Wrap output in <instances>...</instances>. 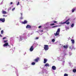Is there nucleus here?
<instances>
[{
	"mask_svg": "<svg viewBox=\"0 0 76 76\" xmlns=\"http://www.w3.org/2000/svg\"><path fill=\"white\" fill-rule=\"evenodd\" d=\"M45 66H46V67H47V66L50 67V65L48 64L47 63L45 65Z\"/></svg>",
	"mask_w": 76,
	"mask_h": 76,
	"instance_id": "obj_13",
	"label": "nucleus"
},
{
	"mask_svg": "<svg viewBox=\"0 0 76 76\" xmlns=\"http://www.w3.org/2000/svg\"><path fill=\"white\" fill-rule=\"evenodd\" d=\"M42 27V26H39V28H41V27Z\"/></svg>",
	"mask_w": 76,
	"mask_h": 76,
	"instance_id": "obj_30",
	"label": "nucleus"
},
{
	"mask_svg": "<svg viewBox=\"0 0 76 76\" xmlns=\"http://www.w3.org/2000/svg\"><path fill=\"white\" fill-rule=\"evenodd\" d=\"M4 43H5V42H7L8 41V40H4Z\"/></svg>",
	"mask_w": 76,
	"mask_h": 76,
	"instance_id": "obj_24",
	"label": "nucleus"
},
{
	"mask_svg": "<svg viewBox=\"0 0 76 76\" xmlns=\"http://www.w3.org/2000/svg\"><path fill=\"white\" fill-rule=\"evenodd\" d=\"M68 76V74L66 73L64 74V76Z\"/></svg>",
	"mask_w": 76,
	"mask_h": 76,
	"instance_id": "obj_22",
	"label": "nucleus"
},
{
	"mask_svg": "<svg viewBox=\"0 0 76 76\" xmlns=\"http://www.w3.org/2000/svg\"><path fill=\"white\" fill-rule=\"evenodd\" d=\"M20 14H21V16H22V15H23V14L22 13H21Z\"/></svg>",
	"mask_w": 76,
	"mask_h": 76,
	"instance_id": "obj_36",
	"label": "nucleus"
},
{
	"mask_svg": "<svg viewBox=\"0 0 76 76\" xmlns=\"http://www.w3.org/2000/svg\"><path fill=\"white\" fill-rule=\"evenodd\" d=\"M6 39V37H3V39Z\"/></svg>",
	"mask_w": 76,
	"mask_h": 76,
	"instance_id": "obj_29",
	"label": "nucleus"
},
{
	"mask_svg": "<svg viewBox=\"0 0 76 76\" xmlns=\"http://www.w3.org/2000/svg\"><path fill=\"white\" fill-rule=\"evenodd\" d=\"M2 13L3 14H6L7 13V12H6V11H3L2 12Z\"/></svg>",
	"mask_w": 76,
	"mask_h": 76,
	"instance_id": "obj_17",
	"label": "nucleus"
},
{
	"mask_svg": "<svg viewBox=\"0 0 76 76\" xmlns=\"http://www.w3.org/2000/svg\"><path fill=\"white\" fill-rule=\"evenodd\" d=\"M20 19H23V18L22 17H21L20 18Z\"/></svg>",
	"mask_w": 76,
	"mask_h": 76,
	"instance_id": "obj_32",
	"label": "nucleus"
},
{
	"mask_svg": "<svg viewBox=\"0 0 76 76\" xmlns=\"http://www.w3.org/2000/svg\"><path fill=\"white\" fill-rule=\"evenodd\" d=\"M57 27H58V26H53L52 27V28H57Z\"/></svg>",
	"mask_w": 76,
	"mask_h": 76,
	"instance_id": "obj_20",
	"label": "nucleus"
},
{
	"mask_svg": "<svg viewBox=\"0 0 76 76\" xmlns=\"http://www.w3.org/2000/svg\"><path fill=\"white\" fill-rule=\"evenodd\" d=\"M44 46V49L45 51H47L49 49V46L48 45H45Z\"/></svg>",
	"mask_w": 76,
	"mask_h": 76,
	"instance_id": "obj_2",
	"label": "nucleus"
},
{
	"mask_svg": "<svg viewBox=\"0 0 76 76\" xmlns=\"http://www.w3.org/2000/svg\"><path fill=\"white\" fill-rule=\"evenodd\" d=\"M54 23H57V21H54L53 22Z\"/></svg>",
	"mask_w": 76,
	"mask_h": 76,
	"instance_id": "obj_28",
	"label": "nucleus"
},
{
	"mask_svg": "<svg viewBox=\"0 0 76 76\" xmlns=\"http://www.w3.org/2000/svg\"><path fill=\"white\" fill-rule=\"evenodd\" d=\"M71 41L72 44H75V40L74 39H71Z\"/></svg>",
	"mask_w": 76,
	"mask_h": 76,
	"instance_id": "obj_12",
	"label": "nucleus"
},
{
	"mask_svg": "<svg viewBox=\"0 0 76 76\" xmlns=\"http://www.w3.org/2000/svg\"><path fill=\"white\" fill-rule=\"evenodd\" d=\"M3 33H4V31H3V30L1 31V34H3Z\"/></svg>",
	"mask_w": 76,
	"mask_h": 76,
	"instance_id": "obj_21",
	"label": "nucleus"
},
{
	"mask_svg": "<svg viewBox=\"0 0 76 76\" xmlns=\"http://www.w3.org/2000/svg\"><path fill=\"white\" fill-rule=\"evenodd\" d=\"M58 26H60V25Z\"/></svg>",
	"mask_w": 76,
	"mask_h": 76,
	"instance_id": "obj_40",
	"label": "nucleus"
},
{
	"mask_svg": "<svg viewBox=\"0 0 76 76\" xmlns=\"http://www.w3.org/2000/svg\"><path fill=\"white\" fill-rule=\"evenodd\" d=\"M69 20L70 19L69 18L68 19L66 20V21L64 22L63 23V24H64V23H66V25H69V24H70V22H68V21H69Z\"/></svg>",
	"mask_w": 76,
	"mask_h": 76,
	"instance_id": "obj_3",
	"label": "nucleus"
},
{
	"mask_svg": "<svg viewBox=\"0 0 76 76\" xmlns=\"http://www.w3.org/2000/svg\"><path fill=\"white\" fill-rule=\"evenodd\" d=\"M0 37H2V35L0 34Z\"/></svg>",
	"mask_w": 76,
	"mask_h": 76,
	"instance_id": "obj_34",
	"label": "nucleus"
},
{
	"mask_svg": "<svg viewBox=\"0 0 76 76\" xmlns=\"http://www.w3.org/2000/svg\"><path fill=\"white\" fill-rule=\"evenodd\" d=\"M72 71L74 73H76V69H74Z\"/></svg>",
	"mask_w": 76,
	"mask_h": 76,
	"instance_id": "obj_18",
	"label": "nucleus"
},
{
	"mask_svg": "<svg viewBox=\"0 0 76 76\" xmlns=\"http://www.w3.org/2000/svg\"><path fill=\"white\" fill-rule=\"evenodd\" d=\"M4 47H6V46H9V43L8 42H6L3 45Z\"/></svg>",
	"mask_w": 76,
	"mask_h": 76,
	"instance_id": "obj_6",
	"label": "nucleus"
},
{
	"mask_svg": "<svg viewBox=\"0 0 76 76\" xmlns=\"http://www.w3.org/2000/svg\"><path fill=\"white\" fill-rule=\"evenodd\" d=\"M20 39H22V37H20Z\"/></svg>",
	"mask_w": 76,
	"mask_h": 76,
	"instance_id": "obj_39",
	"label": "nucleus"
},
{
	"mask_svg": "<svg viewBox=\"0 0 76 76\" xmlns=\"http://www.w3.org/2000/svg\"><path fill=\"white\" fill-rule=\"evenodd\" d=\"M65 55H66V54H65Z\"/></svg>",
	"mask_w": 76,
	"mask_h": 76,
	"instance_id": "obj_42",
	"label": "nucleus"
},
{
	"mask_svg": "<svg viewBox=\"0 0 76 76\" xmlns=\"http://www.w3.org/2000/svg\"><path fill=\"white\" fill-rule=\"evenodd\" d=\"M3 17H4V16H5V15H3Z\"/></svg>",
	"mask_w": 76,
	"mask_h": 76,
	"instance_id": "obj_37",
	"label": "nucleus"
},
{
	"mask_svg": "<svg viewBox=\"0 0 76 76\" xmlns=\"http://www.w3.org/2000/svg\"><path fill=\"white\" fill-rule=\"evenodd\" d=\"M34 47L33 46H31V48L30 49V51H32L34 50Z\"/></svg>",
	"mask_w": 76,
	"mask_h": 76,
	"instance_id": "obj_7",
	"label": "nucleus"
},
{
	"mask_svg": "<svg viewBox=\"0 0 76 76\" xmlns=\"http://www.w3.org/2000/svg\"><path fill=\"white\" fill-rule=\"evenodd\" d=\"M19 4V2H18V3L17 4V6H18Z\"/></svg>",
	"mask_w": 76,
	"mask_h": 76,
	"instance_id": "obj_31",
	"label": "nucleus"
},
{
	"mask_svg": "<svg viewBox=\"0 0 76 76\" xmlns=\"http://www.w3.org/2000/svg\"><path fill=\"white\" fill-rule=\"evenodd\" d=\"M15 8H14L12 9V11H14V10H15Z\"/></svg>",
	"mask_w": 76,
	"mask_h": 76,
	"instance_id": "obj_26",
	"label": "nucleus"
},
{
	"mask_svg": "<svg viewBox=\"0 0 76 76\" xmlns=\"http://www.w3.org/2000/svg\"><path fill=\"white\" fill-rule=\"evenodd\" d=\"M31 65H35V63L34 62H32L31 64Z\"/></svg>",
	"mask_w": 76,
	"mask_h": 76,
	"instance_id": "obj_19",
	"label": "nucleus"
},
{
	"mask_svg": "<svg viewBox=\"0 0 76 76\" xmlns=\"http://www.w3.org/2000/svg\"><path fill=\"white\" fill-rule=\"evenodd\" d=\"M73 46H71L69 47V49H71L72 50V49H73Z\"/></svg>",
	"mask_w": 76,
	"mask_h": 76,
	"instance_id": "obj_15",
	"label": "nucleus"
},
{
	"mask_svg": "<svg viewBox=\"0 0 76 76\" xmlns=\"http://www.w3.org/2000/svg\"><path fill=\"white\" fill-rule=\"evenodd\" d=\"M55 25V24L54 23H53L50 24V25L51 26H53V25Z\"/></svg>",
	"mask_w": 76,
	"mask_h": 76,
	"instance_id": "obj_25",
	"label": "nucleus"
},
{
	"mask_svg": "<svg viewBox=\"0 0 76 76\" xmlns=\"http://www.w3.org/2000/svg\"><path fill=\"white\" fill-rule=\"evenodd\" d=\"M52 70H56V66H53L52 67Z\"/></svg>",
	"mask_w": 76,
	"mask_h": 76,
	"instance_id": "obj_9",
	"label": "nucleus"
},
{
	"mask_svg": "<svg viewBox=\"0 0 76 76\" xmlns=\"http://www.w3.org/2000/svg\"><path fill=\"white\" fill-rule=\"evenodd\" d=\"M41 32H43V30H41Z\"/></svg>",
	"mask_w": 76,
	"mask_h": 76,
	"instance_id": "obj_38",
	"label": "nucleus"
},
{
	"mask_svg": "<svg viewBox=\"0 0 76 76\" xmlns=\"http://www.w3.org/2000/svg\"><path fill=\"white\" fill-rule=\"evenodd\" d=\"M44 63H47V59L46 58H45L44 60Z\"/></svg>",
	"mask_w": 76,
	"mask_h": 76,
	"instance_id": "obj_11",
	"label": "nucleus"
},
{
	"mask_svg": "<svg viewBox=\"0 0 76 76\" xmlns=\"http://www.w3.org/2000/svg\"><path fill=\"white\" fill-rule=\"evenodd\" d=\"M75 10H76V9L75 8H73L72 10V13H73V12H75Z\"/></svg>",
	"mask_w": 76,
	"mask_h": 76,
	"instance_id": "obj_16",
	"label": "nucleus"
},
{
	"mask_svg": "<svg viewBox=\"0 0 76 76\" xmlns=\"http://www.w3.org/2000/svg\"><path fill=\"white\" fill-rule=\"evenodd\" d=\"M73 26H74V23H72L71 25V27H72V28H73Z\"/></svg>",
	"mask_w": 76,
	"mask_h": 76,
	"instance_id": "obj_23",
	"label": "nucleus"
},
{
	"mask_svg": "<svg viewBox=\"0 0 76 76\" xmlns=\"http://www.w3.org/2000/svg\"><path fill=\"white\" fill-rule=\"evenodd\" d=\"M52 42H55V39H53L52 40Z\"/></svg>",
	"mask_w": 76,
	"mask_h": 76,
	"instance_id": "obj_27",
	"label": "nucleus"
},
{
	"mask_svg": "<svg viewBox=\"0 0 76 76\" xmlns=\"http://www.w3.org/2000/svg\"><path fill=\"white\" fill-rule=\"evenodd\" d=\"M0 30H1V28H0Z\"/></svg>",
	"mask_w": 76,
	"mask_h": 76,
	"instance_id": "obj_41",
	"label": "nucleus"
},
{
	"mask_svg": "<svg viewBox=\"0 0 76 76\" xmlns=\"http://www.w3.org/2000/svg\"><path fill=\"white\" fill-rule=\"evenodd\" d=\"M26 28L27 29H28V28L29 29H31V26L29 25H27L26 26Z\"/></svg>",
	"mask_w": 76,
	"mask_h": 76,
	"instance_id": "obj_8",
	"label": "nucleus"
},
{
	"mask_svg": "<svg viewBox=\"0 0 76 76\" xmlns=\"http://www.w3.org/2000/svg\"><path fill=\"white\" fill-rule=\"evenodd\" d=\"M22 23L23 24H26V23H28V21L26 20H24V22H22Z\"/></svg>",
	"mask_w": 76,
	"mask_h": 76,
	"instance_id": "obj_10",
	"label": "nucleus"
},
{
	"mask_svg": "<svg viewBox=\"0 0 76 76\" xmlns=\"http://www.w3.org/2000/svg\"><path fill=\"white\" fill-rule=\"evenodd\" d=\"M13 4V2H10V4Z\"/></svg>",
	"mask_w": 76,
	"mask_h": 76,
	"instance_id": "obj_35",
	"label": "nucleus"
},
{
	"mask_svg": "<svg viewBox=\"0 0 76 76\" xmlns=\"http://www.w3.org/2000/svg\"><path fill=\"white\" fill-rule=\"evenodd\" d=\"M0 21H1L2 22H5V18H0Z\"/></svg>",
	"mask_w": 76,
	"mask_h": 76,
	"instance_id": "obj_5",
	"label": "nucleus"
},
{
	"mask_svg": "<svg viewBox=\"0 0 76 76\" xmlns=\"http://www.w3.org/2000/svg\"><path fill=\"white\" fill-rule=\"evenodd\" d=\"M39 60V57H37L34 60V61H35L36 63H38Z\"/></svg>",
	"mask_w": 76,
	"mask_h": 76,
	"instance_id": "obj_4",
	"label": "nucleus"
},
{
	"mask_svg": "<svg viewBox=\"0 0 76 76\" xmlns=\"http://www.w3.org/2000/svg\"><path fill=\"white\" fill-rule=\"evenodd\" d=\"M60 32V28H59L58 29L56 33L54 34L55 36H57L59 34Z\"/></svg>",
	"mask_w": 76,
	"mask_h": 76,
	"instance_id": "obj_1",
	"label": "nucleus"
},
{
	"mask_svg": "<svg viewBox=\"0 0 76 76\" xmlns=\"http://www.w3.org/2000/svg\"><path fill=\"white\" fill-rule=\"evenodd\" d=\"M39 39V38L37 37H36V39Z\"/></svg>",
	"mask_w": 76,
	"mask_h": 76,
	"instance_id": "obj_33",
	"label": "nucleus"
},
{
	"mask_svg": "<svg viewBox=\"0 0 76 76\" xmlns=\"http://www.w3.org/2000/svg\"><path fill=\"white\" fill-rule=\"evenodd\" d=\"M63 47L64 48H66L67 49L68 48V46H65L64 45L63 46Z\"/></svg>",
	"mask_w": 76,
	"mask_h": 76,
	"instance_id": "obj_14",
	"label": "nucleus"
}]
</instances>
